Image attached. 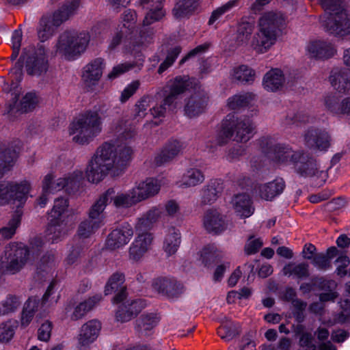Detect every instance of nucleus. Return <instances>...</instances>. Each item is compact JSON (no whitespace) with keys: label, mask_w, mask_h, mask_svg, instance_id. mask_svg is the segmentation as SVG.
<instances>
[{"label":"nucleus","mask_w":350,"mask_h":350,"mask_svg":"<svg viewBox=\"0 0 350 350\" xmlns=\"http://www.w3.org/2000/svg\"><path fill=\"white\" fill-rule=\"evenodd\" d=\"M314 266L319 269H327L331 267V261L325 254H319L312 260Z\"/></svg>","instance_id":"64"},{"label":"nucleus","mask_w":350,"mask_h":350,"mask_svg":"<svg viewBox=\"0 0 350 350\" xmlns=\"http://www.w3.org/2000/svg\"><path fill=\"white\" fill-rule=\"evenodd\" d=\"M204 175L201 170L197 168H189L182 176L180 182V187H195L203 183Z\"/></svg>","instance_id":"39"},{"label":"nucleus","mask_w":350,"mask_h":350,"mask_svg":"<svg viewBox=\"0 0 350 350\" xmlns=\"http://www.w3.org/2000/svg\"><path fill=\"white\" fill-rule=\"evenodd\" d=\"M253 25L250 23H241L238 26L235 45L238 46L247 44L253 31Z\"/></svg>","instance_id":"47"},{"label":"nucleus","mask_w":350,"mask_h":350,"mask_svg":"<svg viewBox=\"0 0 350 350\" xmlns=\"http://www.w3.org/2000/svg\"><path fill=\"white\" fill-rule=\"evenodd\" d=\"M21 220V214L16 213L8 224V226L0 228V235L5 239L11 238L16 232Z\"/></svg>","instance_id":"50"},{"label":"nucleus","mask_w":350,"mask_h":350,"mask_svg":"<svg viewBox=\"0 0 350 350\" xmlns=\"http://www.w3.org/2000/svg\"><path fill=\"white\" fill-rule=\"evenodd\" d=\"M324 9L321 25L329 34L343 38L350 35V18L341 0H318Z\"/></svg>","instance_id":"9"},{"label":"nucleus","mask_w":350,"mask_h":350,"mask_svg":"<svg viewBox=\"0 0 350 350\" xmlns=\"http://www.w3.org/2000/svg\"><path fill=\"white\" fill-rule=\"evenodd\" d=\"M181 51V48L179 46H176L172 48L167 53L165 59L160 65L158 72L161 74L166 70L176 59L177 57Z\"/></svg>","instance_id":"56"},{"label":"nucleus","mask_w":350,"mask_h":350,"mask_svg":"<svg viewBox=\"0 0 350 350\" xmlns=\"http://www.w3.org/2000/svg\"><path fill=\"white\" fill-rule=\"evenodd\" d=\"M153 98L149 95L144 96L135 104V118L137 121L142 120L147 115L148 108Z\"/></svg>","instance_id":"52"},{"label":"nucleus","mask_w":350,"mask_h":350,"mask_svg":"<svg viewBox=\"0 0 350 350\" xmlns=\"http://www.w3.org/2000/svg\"><path fill=\"white\" fill-rule=\"evenodd\" d=\"M141 3L148 10L143 21L144 26L159 21L165 16L163 0H141Z\"/></svg>","instance_id":"29"},{"label":"nucleus","mask_w":350,"mask_h":350,"mask_svg":"<svg viewBox=\"0 0 350 350\" xmlns=\"http://www.w3.org/2000/svg\"><path fill=\"white\" fill-rule=\"evenodd\" d=\"M44 243L40 237L31 241L29 249L23 243H10L5 246L0 259V273L14 274L18 272L30 260V256H34Z\"/></svg>","instance_id":"6"},{"label":"nucleus","mask_w":350,"mask_h":350,"mask_svg":"<svg viewBox=\"0 0 350 350\" xmlns=\"http://www.w3.org/2000/svg\"><path fill=\"white\" fill-rule=\"evenodd\" d=\"M187 146L186 143L180 139H171L163 146L161 151L154 157L157 165H161L169 162L183 152Z\"/></svg>","instance_id":"23"},{"label":"nucleus","mask_w":350,"mask_h":350,"mask_svg":"<svg viewBox=\"0 0 350 350\" xmlns=\"http://www.w3.org/2000/svg\"><path fill=\"white\" fill-rule=\"evenodd\" d=\"M30 190L31 184L27 180L0 182V205L12 204L17 207L23 206Z\"/></svg>","instance_id":"17"},{"label":"nucleus","mask_w":350,"mask_h":350,"mask_svg":"<svg viewBox=\"0 0 350 350\" xmlns=\"http://www.w3.org/2000/svg\"><path fill=\"white\" fill-rule=\"evenodd\" d=\"M163 213V207H152L138 218L135 224L137 232L146 231L150 229L154 223L161 217Z\"/></svg>","instance_id":"32"},{"label":"nucleus","mask_w":350,"mask_h":350,"mask_svg":"<svg viewBox=\"0 0 350 350\" xmlns=\"http://www.w3.org/2000/svg\"><path fill=\"white\" fill-rule=\"evenodd\" d=\"M324 105L331 114L336 116L347 115L350 120V98L342 100L336 94H328L324 98Z\"/></svg>","instance_id":"28"},{"label":"nucleus","mask_w":350,"mask_h":350,"mask_svg":"<svg viewBox=\"0 0 350 350\" xmlns=\"http://www.w3.org/2000/svg\"><path fill=\"white\" fill-rule=\"evenodd\" d=\"M78 5L77 1H72L62 5L52 15L43 16L38 30L39 40L44 42L52 37L57 27L74 14Z\"/></svg>","instance_id":"15"},{"label":"nucleus","mask_w":350,"mask_h":350,"mask_svg":"<svg viewBox=\"0 0 350 350\" xmlns=\"http://www.w3.org/2000/svg\"><path fill=\"white\" fill-rule=\"evenodd\" d=\"M191 89H193L195 93L189 98L185 106V114L189 118L200 115L206 107L208 97L204 92L200 91V87L195 79L187 76L175 77L173 80L169 81L163 89L157 92L155 95L157 99L163 96L165 98L162 104H157L150 109L151 115L154 118L163 117L167 107L170 109L180 107V95Z\"/></svg>","instance_id":"2"},{"label":"nucleus","mask_w":350,"mask_h":350,"mask_svg":"<svg viewBox=\"0 0 350 350\" xmlns=\"http://www.w3.org/2000/svg\"><path fill=\"white\" fill-rule=\"evenodd\" d=\"M102 131V119L97 111L88 110L75 118L69 126V134L78 144H89Z\"/></svg>","instance_id":"11"},{"label":"nucleus","mask_w":350,"mask_h":350,"mask_svg":"<svg viewBox=\"0 0 350 350\" xmlns=\"http://www.w3.org/2000/svg\"><path fill=\"white\" fill-rule=\"evenodd\" d=\"M55 266V258L53 254L44 256L38 267V269L43 271H49Z\"/></svg>","instance_id":"63"},{"label":"nucleus","mask_w":350,"mask_h":350,"mask_svg":"<svg viewBox=\"0 0 350 350\" xmlns=\"http://www.w3.org/2000/svg\"><path fill=\"white\" fill-rule=\"evenodd\" d=\"M113 191V194H111V197H109L107 204L109 201L113 200V204L116 208H129L133 205H135L139 203L135 194L134 193L132 189H129L126 193H118L115 196V191L113 189H111Z\"/></svg>","instance_id":"36"},{"label":"nucleus","mask_w":350,"mask_h":350,"mask_svg":"<svg viewBox=\"0 0 350 350\" xmlns=\"http://www.w3.org/2000/svg\"><path fill=\"white\" fill-rule=\"evenodd\" d=\"M113 191L107 190L96 202L92 206L89 211V219L82 221L78 228V236L81 239L90 237L97 230L105 224V215L103 211L107 206L109 197H111Z\"/></svg>","instance_id":"14"},{"label":"nucleus","mask_w":350,"mask_h":350,"mask_svg":"<svg viewBox=\"0 0 350 350\" xmlns=\"http://www.w3.org/2000/svg\"><path fill=\"white\" fill-rule=\"evenodd\" d=\"M203 225L208 232L214 234H219L228 228L224 216L216 209H209L205 213Z\"/></svg>","instance_id":"27"},{"label":"nucleus","mask_w":350,"mask_h":350,"mask_svg":"<svg viewBox=\"0 0 350 350\" xmlns=\"http://www.w3.org/2000/svg\"><path fill=\"white\" fill-rule=\"evenodd\" d=\"M254 129L249 118L239 117L235 112L230 113L221 121L214 142L213 137L208 139L206 146L213 148L226 144L231 138L238 142H246L252 137Z\"/></svg>","instance_id":"5"},{"label":"nucleus","mask_w":350,"mask_h":350,"mask_svg":"<svg viewBox=\"0 0 350 350\" xmlns=\"http://www.w3.org/2000/svg\"><path fill=\"white\" fill-rule=\"evenodd\" d=\"M181 243L180 232L178 229L171 227L166 230L163 248L167 256L174 254Z\"/></svg>","instance_id":"34"},{"label":"nucleus","mask_w":350,"mask_h":350,"mask_svg":"<svg viewBox=\"0 0 350 350\" xmlns=\"http://www.w3.org/2000/svg\"><path fill=\"white\" fill-rule=\"evenodd\" d=\"M105 60L96 57L88 62L82 70L81 79L88 88L96 86L103 76L105 68Z\"/></svg>","instance_id":"20"},{"label":"nucleus","mask_w":350,"mask_h":350,"mask_svg":"<svg viewBox=\"0 0 350 350\" xmlns=\"http://www.w3.org/2000/svg\"><path fill=\"white\" fill-rule=\"evenodd\" d=\"M305 140L306 145L313 151H326L330 146V136L325 130L308 131Z\"/></svg>","instance_id":"26"},{"label":"nucleus","mask_w":350,"mask_h":350,"mask_svg":"<svg viewBox=\"0 0 350 350\" xmlns=\"http://www.w3.org/2000/svg\"><path fill=\"white\" fill-rule=\"evenodd\" d=\"M285 81L284 76L281 70L273 68L267 72L262 81L263 88L269 92L280 90Z\"/></svg>","instance_id":"33"},{"label":"nucleus","mask_w":350,"mask_h":350,"mask_svg":"<svg viewBox=\"0 0 350 350\" xmlns=\"http://www.w3.org/2000/svg\"><path fill=\"white\" fill-rule=\"evenodd\" d=\"M38 103V98L36 93L28 92L23 98L21 103V110L27 112L33 109Z\"/></svg>","instance_id":"57"},{"label":"nucleus","mask_w":350,"mask_h":350,"mask_svg":"<svg viewBox=\"0 0 350 350\" xmlns=\"http://www.w3.org/2000/svg\"><path fill=\"white\" fill-rule=\"evenodd\" d=\"M139 85V81H133L128 84L121 92L120 101L122 103L126 102L136 92Z\"/></svg>","instance_id":"59"},{"label":"nucleus","mask_w":350,"mask_h":350,"mask_svg":"<svg viewBox=\"0 0 350 350\" xmlns=\"http://www.w3.org/2000/svg\"><path fill=\"white\" fill-rule=\"evenodd\" d=\"M159 318L155 314H142L141 317L137 321V327L138 331L148 334L158 323Z\"/></svg>","instance_id":"44"},{"label":"nucleus","mask_w":350,"mask_h":350,"mask_svg":"<svg viewBox=\"0 0 350 350\" xmlns=\"http://www.w3.org/2000/svg\"><path fill=\"white\" fill-rule=\"evenodd\" d=\"M18 323L16 320H9L0 325V342L8 343L14 337Z\"/></svg>","instance_id":"45"},{"label":"nucleus","mask_w":350,"mask_h":350,"mask_svg":"<svg viewBox=\"0 0 350 350\" xmlns=\"http://www.w3.org/2000/svg\"><path fill=\"white\" fill-rule=\"evenodd\" d=\"M137 22V14L135 11L129 9L125 10L121 16V23L123 31L133 33Z\"/></svg>","instance_id":"48"},{"label":"nucleus","mask_w":350,"mask_h":350,"mask_svg":"<svg viewBox=\"0 0 350 350\" xmlns=\"http://www.w3.org/2000/svg\"><path fill=\"white\" fill-rule=\"evenodd\" d=\"M284 187L285 184L283 179L277 178L259 187L260 196L266 200H271L283 191Z\"/></svg>","instance_id":"35"},{"label":"nucleus","mask_w":350,"mask_h":350,"mask_svg":"<svg viewBox=\"0 0 350 350\" xmlns=\"http://www.w3.org/2000/svg\"><path fill=\"white\" fill-rule=\"evenodd\" d=\"M231 204L236 214L241 218L250 217L254 212L252 199L246 193L235 195L231 200Z\"/></svg>","instance_id":"30"},{"label":"nucleus","mask_w":350,"mask_h":350,"mask_svg":"<svg viewBox=\"0 0 350 350\" xmlns=\"http://www.w3.org/2000/svg\"><path fill=\"white\" fill-rule=\"evenodd\" d=\"M196 0H179L173 9V14L176 18H181L191 14L197 8Z\"/></svg>","instance_id":"42"},{"label":"nucleus","mask_w":350,"mask_h":350,"mask_svg":"<svg viewBox=\"0 0 350 350\" xmlns=\"http://www.w3.org/2000/svg\"><path fill=\"white\" fill-rule=\"evenodd\" d=\"M152 239V235L150 232L146 231L139 232L130 245L129 258L136 262L140 260L150 250Z\"/></svg>","instance_id":"24"},{"label":"nucleus","mask_w":350,"mask_h":350,"mask_svg":"<svg viewBox=\"0 0 350 350\" xmlns=\"http://www.w3.org/2000/svg\"><path fill=\"white\" fill-rule=\"evenodd\" d=\"M3 157L0 161V178L14 165L18 152L14 149H8L3 152Z\"/></svg>","instance_id":"49"},{"label":"nucleus","mask_w":350,"mask_h":350,"mask_svg":"<svg viewBox=\"0 0 350 350\" xmlns=\"http://www.w3.org/2000/svg\"><path fill=\"white\" fill-rule=\"evenodd\" d=\"M219 191L213 185H208L202 191V203L204 204H211L214 203L218 198Z\"/></svg>","instance_id":"58"},{"label":"nucleus","mask_w":350,"mask_h":350,"mask_svg":"<svg viewBox=\"0 0 350 350\" xmlns=\"http://www.w3.org/2000/svg\"><path fill=\"white\" fill-rule=\"evenodd\" d=\"M109 133L115 139L101 144L88 162L85 170L88 180L98 183L108 174L119 176L127 167L133 150L129 144L135 132L123 119L112 123Z\"/></svg>","instance_id":"1"},{"label":"nucleus","mask_w":350,"mask_h":350,"mask_svg":"<svg viewBox=\"0 0 350 350\" xmlns=\"http://www.w3.org/2000/svg\"><path fill=\"white\" fill-rule=\"evenodd\" d=\"M133 236V227L131 224L124 223L108 234L105 245L111 250L122 248L129 243Z\"/></svg>","instance_id":"19"},{"label":"nucleus","mask_w":350,"mask_h":350,"mask_svg":"<svg viewBox=\"0 0 350 350\" xmlns=\"http://www.w3.org/2000/svg\"><path fill=\"white\" fill-rule=\"evenodd\" d=\"M67 198H59L55 200L53 206L49 212L48 225L45 231V239L51 243L63 240L70 228L68 219L71 215Z\"/></svg>","instance_id":"10"},{"label":"nucleus","mask_w":350,"mask_h":350,"mask_svg":"<svg viewBox=\"0 0 350 350\" xmlns=\"http://www.w3.org/2000/svg\"><path fill=\"white\" fill-rule=\"evenodd\" d=\"M83 179V173L78 169L65 174L55 181H53L52 173L46 174L42 180V193L38 199V204L40 207H44L48 202V195L63 189H66L68 193L72 192L79 187Z\"/></svg>","instance_id":"13"},{"label":"nucleus","mask_w":350,"mask_h":350,"mask_svg":"<svg viewBox=\"0 0 350 350\" xmlns=\"http://www.w3.org/2000/svg\"><path fill=\"white\" fill-rule=\"evenodd\" d=\"M315 334L319 341V348L320 350H336V347L330 341L325 342L329 336L327 329L320 327L315 332Z\"/></svg>","instance_id":"53"},{"label":"nucleus","mask_w":350,"mask_h":350,"mask_svg":"<svg viewBox=\"0 0 350 350\" xmlns=\"http://www.w3.org/2000/svg\"><path fill=\"white\" fill-rule=\"evenodd\" d=\"M150 37H145L142 34H140L137 37L131 38L129 44L126 46V51L127 53L135 57L137 59L135 62L132 64L126 62L113 66L111 70L108 73L107 76V79L110 81H113L135 67H142L144 62V57L142 55V51L146 46V44L150 42Z\"/></svg>","instance_id":"16"},{"label":"nucleus","mask_w":350,"mask_h":350,"mask_svg":"<svg viewBox=\"0 0 350 350\" xmlns=\"http://www.w3.org/2000/svg\"><path fill=\"white\" fill-rule=\"evenodd\" d=\"M237 5V0H230L224 5L215 10L209 18L208 25H211L215 23L222 15L229 12L232 8Z\"/></svg>","instance_id":"54"},{"label":"nucleus","mask_w":350,"mask_h":350,"mask_svg":"<svg viewBox=\"0 0 350 350\" xmlns=\"http://www.w3.org/2000/svg\"><path fill=\"white\" fill-rule=\"evenodd\" d=\"M258 144L262 152L278 165H293L301 176H314L317 170L316 161L301 152H295L284 144H275L270 137H263Z\"/></svg>","instance_id":"3"},{"label":"nucleus","mask_w":350,"mask_h":350,"mask_svg":"<svg viewBox=\"0 0 350 350\" xmlns=\"http://www.w3.org/2000/svg\"><path fill=\"white\" fill-rule=\"evenodd\" d=\"M254 95L250 92L236 94L227 100L226 106L230 110L239 111L252 103Z\"/></svg>","instance_id":"37"},{"label":"nucleus","mask_w":350,"mask_h":350,"mask_svg":"<svg viewBox=\"0 0 350 350\" xmlns=\"http://www.w3.org/2000/svg\"><path fill=\"white\" fill-rule=\"evenodd\" d=\"M124 282V275L121 273H115L109 279L105 288L106 295L120 289V292L114 297L113 303L121 304L116 313V319L121 323L131 320L147 305L142 299H126V288L122 286Z\"/></svg>","instance_id":"7"},{"label":"nucleus","mask_w":350,"mask_h":350,"mask_svg":"<svg viewBox=\"0 0 350 350\" xmlns=\"http://www.w3.org/2000/svg\"><path fill=\"white\" fill-rule=\"evenodd\" d=\"M337 267L336 269V273L340 277H344L347 275V267L350 264V260L348 256L346 255L340 256L336 261Z\"/></svg>","instance_id":"62"},{"label":"nucleus","mask_w":350,"mask_h":350,"mask_svg":"<svg viewBox=\"0 0 350 350\" xmlns=\"http://www.w3.org/2000/svg\"><path fill=\"white\" fill-rule=\"evenodd\" d=\"M101 329V323L99 321L93 319L84 323L80 328L77 335V347L83 350L93 343L98 337Z\"/></svg>","instance_id":"21"},{"label":"nucleus","mask_w":350,"mask_h":350,"mask_svg":"<svg viewBox=\"0 0 350 350\" xmlns=\"http://www.w3.org/2000/svg\"><path fill=\"white\" fill-rule=\"evenodd\" d=\"M152 290L169 299L177 297L181 293L183 286L174 278L170 277H160L152 280L151 284Z\"/></svg>","instance_id":"22"},{"label":"nucleus","mask_w":350,"mask_h":350,"mask_svg":"<svg viewBox=\"0 0 350 350\" xmlns=\"http://www.w3.org/2000/svg\"><path fill=\"white\" fill-rule=\"evenodd\" d=\"M299 345L304 348V350H316L317 349L312 334L306 332L301 334Z\"/></svg>","instance_id":"60"},{"label":"nucleus","mask_w":350,"mask_h":350,"mask_svg":"<svg viewBox=\"0 0 350 350\" xmlns=\"http://www.w3.org/2000/svg\"><path fill=\"white\" fill-rule=\"evenodd\" d=\"M285 24L286 18L282 13H265L259 19V30L251 41V47L258 53L267 52L275 44L278 33Z\"/></svg>","instance_id":"8"},{"label":"nucleus","mask_w":350,"mask_h":350,"mask_svg":"<svg viewBox=\"0 0 350 350\" xmlns=\"http://www.w3.org/2000/svg\"><path fill=\"white\" fill-rule=\"evenodd\" d=\"M22 299L18 296L9 295L0 305V315L14 312L21 304Z\"/></svg>","instance_id":"51"},{"label":"nucleus","mask_w":350,"mask_h":350,"mask_svg":"<svg viewBox=\"0 0 350 350\" xmlns=\"http://www.w3.org/2000/svg\"><path fill=\"white\" fill-rule=\"evenodd\" d=\"M165 183L164 178H147L136 183L132 189L140 202L157 195Z\"/></svg>","instance_id":"18"},{"label":"nucleus","mask_w":350,"mask_h":350,"mask_svg":"<svg viewBox=\"0 0 350 350\" xmlns=\"http://www.w3.org/2000/svg\"><path fill=\"white\" fill-rule=\"evenodd\" d=\"M231 76L239 83H250L254 80L255 71L245 65H241L232 70Z\"/></svg>","instance_id":"43"},{"label":"nucleus","mask_w":350,"mask_h":350,"mask_svg":"<svg viewBox=\"0 0 350 350\" xmlns=\"http://www.w3.org/2000/svg\"><path fill=\"white\" fill-rule=\"evenodd\" d=\"M21 61L25 62L27 73L32 77H43L49 69L46 51L42 45L36 49L30 47L24 49L19 61L15 64L11 71L18 81L21 80L23 75V63Z\"/></svg>","instance_id":"12"},{"label":"nucleus","mask_w":350,"mask_h":350,"mask_svg":"<svg viewBox=\"0 0 350 350\" xmlns=\"http://www.w3.org/2000/svg\"><path fill=\"white\" fill-rule=\"evenodd\" d=\"M56 281H53L48 286L46 291L42 299L41 304L43 308H49L55 306L57 303L60 296L59 293L57 291V288H56Z\"/></svg>","instance_id":"46"},{"label":"nucleus","mask_w":350,"mask_h":350,"mask_svg":"<svg viewBox=\"0 0 350 350\" xmlns=\"http://www.w3.org/2000/svg\"><path fill=\"white\" fill-rule=\"evenodd\" d=\"M309 55L317 59H326L332 57L336 53L334 45L323 40H315L310 42L306 46Z\"/></svg>","instance_id":"25"},{"label":"nucleus","mask_w":350,"mask_h":350,"mask_svg":"<svg viewBox=\"0 0 350 350\" xmlns=\"http://www.w3.org/2000/svg\"><path fill=\"white\" fill-rule=\"evenodd\" d=\"M329 81L332 86L339 92L350 94V76L345 68H334L331 71Z\"/></svg>","instance_id":"31"},{"label":"nucleus","mask_w":350,"mask_h":350,"mask_svg":"<svg viewBox=\"0 0 350 350\" xmlns=\"http://www.w3.org/2000/svg\"><path fill=\"white\" fill-rule=\"evenodd\" d=\"M282 273L286 276L304 279L309 276L308 265L304 262L297 265L290 262L284 267Z\"/></svg>","instance_id":"41"},{"label":"nucleus","mask_w":350,"mask_h":350,"mask_svg":"<svg viewBox=\"0 0 350 350\" xmlns=\"http://www.w3.org/2000/svg\"><path fill=\"white\" fill-rule=\"evenodd\" d=\"M40 300L36 297H29L25 303L21 317V325L23 327H27L31 322L35 313L38 311Z\"/></svg>","instance_id":"38"},{"label":"nucleus","mask_w":350,"mask_h":350,"mask_svg":"<svg viewBox=\"0 0 350 350\" xmlns=\"http://www.w3.org/2000/svg\"><path fill=\"white\" fill-rule=\"evenodd\" d=\"M219 250L215 244L205 246L200 252V259L205 265H207L212 260L219 256Z\"/></svg>","instance_id":"55"},{"label":"nucleus","mask_w":350,"mask_h":350,"mask_svg":"<svg viewBox=\"0 0 350 350\" xmlns=\"http://www.w3.org/2000/svg\"><path fill=\"white\" fill-rule=\"evenodd\" d=\"M102 297L100 295H96L89 299L81 302L76 306L72 315V319L77 320L84 317L98 304Z\"/></svg>","instance_id":"40"},{"label":"nucleus","mask_w":350,"mask_h":350,"mask_svg":"<svg viewBox=\"0 0 350 350\" xmlns=\"http://www.w3.org/2000/svg\"><path fill=\"white\" fill-rule=\"evenodd\" d=\"M105 30L106 24L98 23L91 29L90 32L64 31L59 37L56 53L66 59H75L86 50L90 39L101 41Z\"/></svg>","instance_id":"4"},{"label":"nucleus","mask_w":350,"mask_h":350,"mask_svg":"<svg viewBox=\"0 0 350 350\" xmlns=\"http://www.w3.org/2000/svg\"><path fill=\"white\" fill-rule=\"evenodd\" d=\"M52 330V323L46 321L38 330V339L40 341L48 342L50 340Z\"/></svg>","instance_id":"61"}]
</instances>
